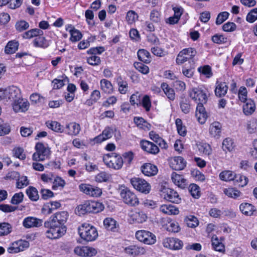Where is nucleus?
<instances>
[{
	"mask_svg": "<svg viewBox=\"0 0 257 257\" xmlns=\"http://www.w3.org/2000/svg\"><path fill=\"white\" fill-rule=\"evenodd\" d=\"M242 106L243 113L246 115H251L255 110L256 106L254 101L251 99H248Z\"/></svg>",
	"mask_w": 257,
	"mask_h": 257,
	"instance_id": "bb28decb",
	"label": "nucleus"
},
{
	"mask_svg": "<svg viewBox=\"0 0 257 257\" xmlns=\"http://www.w3.org/2000/svg\"><path fill=\"white\" fill-rule=\"evenodd\" d=\"M130 218L134 223H142L146 221L147 216L144 212L136 210L131 212Z\"/></svg>",
	"mask_w": 257,
	"mask_h": 257,
	"instance_id": "4be33fe9",
	"label": "nucleus"
},
{
	"mask_svg": "<svg viewBox=\"0 0 257 257\" xmlns=\"http://www.w3.org/2000/svg\"><path fill=\"white\" fill-rule=\"evenodd\" d=\"M135 68L143 74H148L150 72L149 67L142 62H136L134 63Z\"/></svg>",
	"mask_w": 257,
	"mask_h": 257,
	"instance_id": "5fc2aeb1",
	"label": "nucleus"
},
{
	"mask_svg": "<svg viewBox=\"0 0 257 257\" xmlns=\"http://www.w3.org/2000/svg\"><path fill=\"white\" fill-rule=\"evenodd\" d=\"M110 178V175L105 172H101L96 175L95 181L97 182L101 183L107 182Z\"/></svg>",
	"mask_w": 257,
	"mask_h": 257,
	"instance_id": "338daca9",
	"label": "nucleus"
},
{
	"mask_svg": "<svg viewBox=\"0 0 257 257\" xmlns=\"http://www.w3.org/2000/svg\"><path fill=\"white\" fill-rule=\"evenodd\" d=\"M141 171L145 176L151 177L157 174L158 169L156 165L151 163H146L142 165Z\"/></svg>",
	"mask_w": 257,
	"mask_h": 257,
	"instance_id": "a211bd4d",
	"label": "nucleus"
},
{
	"mask_svg": "<svg viewBox=\"0 0 257 257\" xmlns=\"http://www.w3.org/2000/svg\"><path fill=\"white\" fill-rule=\"evenodd\" d=\"M26 192L29 199L32 201H36L39 198L37 189L33 186H29L27 189Z\"/></svg>",
	"mask_w": 257,
	"mask_h": 257,
	"instance_id": "a18cd8bd",
	"label": "nucleus"
},
{
	"mask_svg": "<svg viewBox=\"0 0 257 257\" xmlns=\"http://www.w3.org/2000/svg\"><path fill=\"white\" fill-rule=\"evenodd\" d=\"M80 237L84 240L91 241L96 239L98 232L95 227L88 223H84L78 228Z\"/></svg>",
	"mask_w": 257,
	"mask_h": 257,
	"instance_id": "f03ea898",
	"label": "nucleus"
},
{
	"mask_svg": "<svg viewBox=\"0 0 257 257\" xmlns=\"http://www.w3.org/2000/svg\"><path fill=\"white\" fill-rule=\"evenodd\" d=\"M52 183H53L52 189L54 190H61L63 189L66 184L65 181L58 176H54Z\"/></svg>",
	"mask_w": 257,
	"mask_h": 257,
	"instance_id": "58836bf2",
	"label": "nucleus"
},
{
	"mask_svg": "<svg viewBox=\"0 0 257 257\" xmlns=\"http://www.w3.org/2000/svg\"><path fill=\"white\" fill-rule=\"evenodd\" d=\"M29 24L24 20L19 21L15 24V28L19 32H22L27 30L29 29Z\"/></svg>",
	"mask_w": 257,
	"mask_h": 257,
	"instance_id": "bf43d9fd",
	"label": "nucleus"
},
{
	"mask_svg": "<svg viewBox=\"0 0 257 257\" xmlns=\"http://www.w3.org/2000/svg\"><path fill=\"white\" fill-rule=\"evenodd\" d=\"M212 246L215 251L223 252L225 251V246L222 242L219 240L216 235H213L211 238Z\"/></svg>",
	"mask_w": 257,
	"mask_h": 257,
	"instance_id": "f704fd0d",
	"label": "nucleus"
},
{
	"mask_svg": "<svg viewBox=\"0 0 257 257\" xmlns=\"http://www.w3.org/2000/svg\"><path fill=\"white\" fill-rule=\"evenodd\" d=\"M185 221L187 226L191 228L196 227L199 224L198 219L193 215L186 216L185 218Z\"/></svg>",
	"mask_w": 257,
	"mask_h": 257,
	"instance_id": "3c124183",
	"label": "nucleus"
},
{
	"mask_svg": "<svg viewBox=\"0 0 257 257\" xmlns=\"http://www.w3.org/2000/svg\"><path fill=\"white\" fill-rule=\"evenodd\" d=\"M239 209L242 213L246 216L252 215L257 211L254 206L248 203H241L239 205Z\"/></svg>",
	"mask_w": 257,
	"mask_h": 257,
	"instance_id": "a878e982",
	"label": "nucleus"
},
{
	"mask_svg": "<svg viewBox=\"0 0 257 257\" xmlns=\"http://www.w3.org/2000/svg\"><path fill=\"white\" fill-rule=\"evenodd\" d=\"M235 173L231 171L225 170L221 172L219 174V178L224 181L233 180L235 178Z\"/></svg>",
	"mask_w": 257,
	"mask_h": 257,
	"instance_id": "49530a36",
	"label": "nucleus"
},
{
	"mask_svg": "<svg viewBox=\"0 0 257 257\" xmlns=\"http://www.w3.org/2000/svg\"><path fill=\"white\" fill-rule=\"evenodd\" d=\"M43 220L33 217H27L25 218L23 222L24 226L29 228L34 227H39L42 225Z\"/></svg>",
	"mask_w": 257,
	"mask_h": 257,
	"instance_id": "412c9836",
	"label": "nucleus"
},
{
	"mask_svg": "<svg viewBox=\"0 0 257 257\" xmlns=\"http://www.w3.org/2000/svg\"><path fill=\"white\" fill-rule=\"evenodd\" d=\"M120 195L123 201L127 205L136 206L139 204V201L136 195L127 188L121 189Z\"/></svg>",
	"mask_w": 257,
	"mask_h": 257,
	"instance_id": "0eeeda50",
	"label": "nucleus"
},
{
	"mask_svg": "<svg viewBox=\"0 0 257 257\" xmlns=\"http://www.w3.org/2000/svg\"><path fill=\"white\" fill-rule=\"evenodd\" d=\"M48 127L53 131L57 133H63L64 131L63 126L58 122L56 121H52L51 122H46Z\"/></svg>",
	"mask_w": 257,
	"mask_h": 257,
	"instance_id": "de8ad7c7",
	"label": "nucleus"
},
{
	"mask_svg": "<svg viewBox=\"0 0 257 257\" xmlns=\"http://www.w3.org/2000/svg\"><path fill=\"white\" fill-rule=\"evenodd\" d=\"M164 247L172 250H179L182 248L183 242L176 238L168 237L163 240Z\"/></svg>",
	"mask_w": 257,
	"mask_h": 257,
	"instance_id": "9b49d317",
	"label": "nucleus"
},
{
	"mask_svg": "<svg viewBox=\"0 0 257 257\" xmlns=\"http://www.w3.org/2000/svg\"><path fill=\"white\" fill-rule=\"evenodd\" d=\"M139 59L146 63L149 64L151 62V54L149 51L145 49H140L138 52Z\"/></svg>",
	"mask_w": 257,
	"mask_h": 257,
	"instance_id": "4c0bfd02",
	"label": "nucleus"
},
{
	"mask_svg": "<svg viewBox=\"0 0 257 257\" xmlns=\"http://www.w3.org/2000/svg\"><path fill=\"white\" fill-rule=\"evenodd\" d=\"M165 193L164 198L168 201L174 203H179L181 202V198L178 193L173 189L167 188L166 189Z\"/></svg>",
	"mask_w": 257,
	"mask_h": 257,
	"instance_id": "5701e85b",
	"label": "nucleus"
},
{
	"mask_svg": "<svg viewBox=\"0 0 257 257\" xmlns=\"http://www.w3.org/2000/svg\"><path fill=\"white\" fill-rule=\"evenodd\" d=\"M103 161L108 167L115 170H119L121 168L123 163L122 157L113 153L104 155Z\"/></svg>",
	"mask_w": 257,
	"mask_h": 257,
	"instance_id": "20e7f679",
	"label": "nucleus"
},
{
	"mask_svg": "<svg viewBox=\"0 0 257 257\" xmlns=\"http://www.w3.org/2000/svg\"><path fill=\"white\" fill-rule=\"evenodd\" d=\"M74 251L75 254L82 256H92L97 253L96 249L89 246H77Z\"/></svg>",
	"mask_w": 257,
	"mask_h": 257,
	"instance_id": "4468645a",
	"label": "nucleus"
},
{
	"mask_svg": "<svg viewBox=\"0 0 257 257\" xmlns=\"http://www.w3.org/2000/svg\"><path fill=\"white\" fill-rule=\"evenodd\" d=\"M103 224L108 230L115 231L117 228L116 221L110 217L106 218L103 221Z\"/></svg>",
	"mask_w": 257,
	"mask_h": 257,
	"instance_id": "c03bdc74",
	"label": "nucleus"
},
{
	"mask_svg": "<svg viewBox=\"0 0 257 257\" xmlns=\"http://www.w3.org/2000/svg\"><path fill=\"white\" fill-rule=\"evenodd\" d=\"M81 130V127L79 123L72 122L67 123L64 128V132L70 136H77Z\"/></svg>",
	"mask_w": 257,
	"mask_h": 257,
	"instance_id": "aec40b11",
	"label": "nucleus"
},
{
	"mask_svg": "<svg viewBox=\"0 0 257 257\" xmlns=\"http://www.w3.org/2000/svg\"><path fill=\"white\" fill-rule=\"evenodd\" d=\"M130 183L136 190L144 194H147L151 191V185L143 178L133 177L131 179Z\"/></svg>",
	"mask_w": 257,
	"mask_h": 257,
	"instance_id": "423d86ee",
	"label": "nucleus"
},
{
	"mask_svg": "<svg viewBox=\"0 0 257 257\" xmlns=\"http://www.w3.org/2000/svg\"><path fill=\"white\" fill-rule=\"evenodd\" d=\"M116 82L118 87L119 92L122 94H126L128 89L127 81L119 76L116 78Z\"/></svg>",
	"mask_w": 257,
	"mask_h": 257,
	"instance_id": "473e14b6",
	"label": "nucleus"
},
{
	"mask_svg": "<svg viewBox=\"0 0 257 257\" xmlns=\"http://www.w3.org/2000/svg\"><path fill=\"white\" fill-rule=\"evenodd\" d=\"M135 235L138 240L146 244H153L156 241L155 235L148 230H138L136 232Z\"/></svg>",
	"mask_w": 257,
	"mask_h": 257,
	"instance_id": "6e6552de",
	"label": "nucleus"
},
{
	"mask_svg": "<svg viewBox=\"0 0 257 257\" xmlns=\"http://www.w3.org/2000/svg\"><path fill=\"white\" fill-rule=\"evenodd\" d=\"M12 231V226L7 222L0 223V236L9 234Z\"/></svg>",
	"mask_w": 257,
	"mask_h": 257,
	"instance_id": "864d4df0",
	"label": "nucleus"
},
{
	"mask_svg": "<svg viewBox=\"0 0 257 257\" xmlns=\"http://www.w3.org/2000/svg\"><path fill=\"white\" fill-rule=\"evenodd\" d=\"M19 45V44L17 41H9L5 47V53L8 54H14L18 49Z\"/></svg>",
	"mask_w": 257,
	"mask_h": 257,
	"instance_id": "ea45409f",
	"label": "nucleus"
},
{
	"mask_svg": "<svg viewBox=\"0 0 257 257\" xmlns=\"http://www.w3.org/2000/svg\"><path fill=\"white\" fill-rule=\"evenodd\" d=\"M224 194L229 197L237 199L242 195V193L235 188H228L224 190Z\"/></svg>",
	"mask_w": 257,
	"mask_h": 257,
	"instance_id": "37998d69",
	"label": "nucleus"
},
{
	"mask_svg": "<svg viewBox=\"0 0 257 257\" xmlns=\"http://www.w3.org/2000/svg\"><path fill=\"white\" fill-rule=\"evenodd\" d=\"M196 149L200 154H203L206 155H209L211 153V148L210 146L204 143H198L196 144Z\"/></svg>",
	"mask_w": 257,
	"mask_h": 257,
	"instance_id": "a19ab883",
	"label": "nucleus"
},
{
	"mask_svg": "<svg viewBox=\"0 0 257 257\" xmlns=\"http://www.w3.org/2000/svg\"><path fill=\"white\" fill-rule=\"evenodd\" d=\"M43 31L40 29L35 28L32 29L25 32L23 34V38L26 39H30L33 38H37L38 36H43Z\"/></svg>",
	"mask_w": 257,
	"mask_h": 257,
	"instance_id": "2f4dec72",
	"label": "nucleus"
},
{
	"mask_svg": "<svg viewBox=\"0 0 257 257\" xmlns=\"http://www.w3.org/2000/svg\"><path fill=\"white\" fill-rule=\"evenodd\" d=\"M160 211L167 215H177L179 213L178 209L171 204H163L160 207Z\"/></svg>",
	"mask_w": 257,
	"mask_h": 257,
	"instance_id": "c756f323",
	"label": "nucleus"
},
{
	"mask_svg": "<svg viewBox=\"0 0 257 257\" xmlns=\"http://www.w3.org/2000/svg\"><path fill=\"white\" fill-rule=\"evenodd\" d=\"M171 179L173 183L178 187L182 188L185 187L186 180L182 175L173 172L171 175Z\"/></svg>",
	"mask_w": 257,
	"mask_h": 257,
	"instance_id": "72a5a7b5",
	"label": "nucleus"
},
{
	"mask_svg": "<svg viewBox=\"0 0 257 257\" xmlns=\"http://www.w3.org/2000/svg\"><path fill=\"white\" fill-rule=\"evenodd\" d=\"M61 203L58 201H51L50 203H48L47 205H45V207L43 208V209H46V208H47V213L51 214L54 210L59 208L61 207Z\"/></svg>",
	"mask_w": 257,
	"mask_h": 257,
	"instance_id": "6e6d98bb",
	"label": "nucleus"
},
{
	"mask_svg": "<svg viewBox=\"0 0 257 257\" xmlns=\"http://www.w3.org/2000/svg\"><path fill=\"white\" fill-rule=\"evenodd\" d=\"M189 191L194 198H198L200 196V188L195 184H191L189 185Z\"/></svg>",
	"mask_w": 257,
	"mask_h": 257,
	"instance_id": "13d9d810",
	"label": "nucleus"
},
{
	"mask_svg": "<svg viewBox=\"0 0 257 257\" xmlns=\"http://www.w3.org/2000/svg\"><path fill=\"white\" fill-rule=\"evenodd\" d=\"M29 245V243L28 241H19L13 243L11 245L8 247V251L10 253H18L28 248Z\"/></svg>",
	"mask_w": 257,
	"mask_h": 257,
	"instance_id": "f3484780",
	"label": "nucleus"
},
{
	"mask_svg": "<svg viewBox=\"0 0 257 257\" xmlns=\"http://www.w3.org/2000/svg\"><path fill=\"white\" fill-rule=\"evenodd\" d=\"M141 104L145 109L146 112L150 111L152 106L150 97L148 95H144L141 100Z\"/></svg>",
	"mask_w": 257,
	"mask_h": 257,
	"instance_id": "4d7b16f0",
	"label": "nucleus"
},
{
	"mask_svg": "<svg viewBox=\"0 0 257 257\" xmlns=\"http://www.w3.org/2000/svg\"><path fill=\"white\" fill-rule=\"evenodd\" d=\"M197 105L196 107V116L197 117L198 120L201 124H203L206 121L208 117L207 113L203 106L204 104L206 103H197Z\"/></svg>",
	"mask_w": 257,
	"mask_h": 257,
	"instance_id": "6ab92c4d",
	"label": "nucleus"
},
{
	"mask_svg": "<svg viewBox=\"0 0 257 257\" xmlns=\"http://www.w3.org/2000/svg\"><path fill=\"white\" fill-rule=\"evenodd\" d=\"M228 86L225 82L217 81L215 93L216 96L221 97L224 96L227 91Z\"/></svg>",
	"mask_w": 257,
	"mask_h": 257,
	"instance_id": "7c9ffc66",
	"label": "nucleus"
},
{
	"mask_svg": "<svg viewBox=\"0 0 257 257\" xmlns=\"http://www.w3.org/2000/svg\"><path fill=\"white\" fill-rule=\"evenodd\" d=\"M233 180L237 185L241 187L246 185L248 181V178L245 176L241 174H235V178Z\"/></svg>",
	"mask_w": 257,
	"mask_h": 257,
	"instance_id": "603ef678",
	"label": "nucleus"
},
{
	"mask_svg": "<svg viewBox=\"0 0 257 257\" xmlns=\"http://www.w3.org/2000/svg\"><path fill=\"white\" fill-rule=\"evenodd\" d=\"M175 124L178 134L182 137L185 136L187 134L186 128L185 126L183 125L181 119L177 118L175 120Z\"/></svg>",
	"mask_w": 257,
	"mask_h": 257,
	"instance_id": "8fccbe9b",
	"label": "nucleus"
},
{
	"mask_svg": "<svg viewBox=\"0 0 257 257\" xmlns=\"http://www.w3.org/2000/svg\"><path fill=\"white\" fill-rule=\"evenodd\" d=\"M6 101L12 103L21 96L20 90L16 86H12L5 89Z\"/></svg>",
	"mask_w": 257,
	"mask_h": 257,
	"instance_id": "ddd939ff",
	"label": "nucleus"
},
{
	"mask_svg": "<svg viewBox=\"0 0 257 257\" xmlns=\"http://www.w3.org/2000/svg\"><path fill=\"white\" fill-rule=\"evenodd\" d=\"M35 149L36 152L33 155V159L34 161H44L49 155V149L42 143H37L35 146Z\"/></svg>",
	"mask_w": 257,
	"mask_h": 257,
	"instance_id": "1a4fd4ad",
	"label": "nucleus"
},
{
	"mask_svg": "<svg viewBox=\"0 0 257 257\" xmlns=\"http://www.w3.org/2000/svg\"><path fill=\"white\" fill-rule=\"evenodd\" d=\"M113 133V129L111 127L107 126L103 130L101 134L94 138L93 141L96 143L100 144L111 138Z\"/></svg>",
	"mask_w": 257,
	"mask_h": 257,
	"instance_id": "2eb2a0df",
	"label": "nucleus"
},
{
	"mask_svg": "<svg viewBox=\"0 0 257 257\" xmlns=\"http://www.w3.org/2000/svg\"><path fill=\"white\" fill-rule=\"evenodd\" d=\"M197 52L194 48H185L179 52L176 59V63L178 65H182L186 61L190 63L195 62L194 57Z\"/></svg>",
	"mask_w": 257,
	"mask_h": 257,
	"instance_id": "7ed1b4c3",
	"label": "nucleus"
},
{
	"mask_svg": "<svg viewBox=\"0 0 257 257\" xmlns=\"http://www.w3.org/2000/svg\"><path fill=\"white\" fill-rule=\"evenodd\" d=\"M206 91L202 87H193L189 90V95L196 103H206L208 99Z\"/></svg>",
	"mask_w": 257,
	"mask_h": 257,
	"instance_id": "39448f33",
	"label": "nucleus"
},
{
	"mask_svg": "<svg viewBox=\"0 0 257 257\" xmlns=\"http://www.w3.org/2000/svg\"><path fill=\"white\" fill-rule=\"evenodd\" d=\"M100 86L105 93L110 94L113 91V87L111 83L106 79H103L100 81Z\"/></svg>",
	"mask_w": 257,
	"mask_h": 257,
	"instance_id": "09e8293b",
	"label": "nucleus"
},
{
	"mask_svg": "<svg viewBox=\"0 0 257 257\" xmlns=\"http://www.w3.org/2000/svg\"><path fill=\"white\" fill-rule=\"evenodd\" d=\"M126 21L129 24L135 23L138 19V14L134 11H129L126 16Z\"/></svg>",
	"mask_w": 257,
	"mask_h": 257,
	"instance_id": "0e129e2a",
	"label": "nucleus"
},
{
	"mask_svg": "<svg viewBox=\"0 0 257 257\" xmlns=\"http://www.w3.org/2000/svg\"><path fill=\"white\" fill-rule=\"evenodd\" d=\"M55 175L52 172H46L40 175V178L44 183H52Z\"/></svg>",
	"mask_w": 257,
	"mask_h": 257,
	"instance_id": "e2e57ef3",
	"label": "nucleus"
},
{
	"mask_svg": "<svg viewBox=\"0 0 257 257\" xmlns=\"http://www.w3.org/2000/svg\"><path fill=\"white\" fill-rule=\"evenodd\" d=\"M222 125L218 121L212 122L209 126V133L211 136L219 138L220 136Z\"/></svg>",
	"mask_w": 257,
	"mask_h": 257,
	"instance_id": "cd10ccee",
	"label": "nucleus"
},
{
	"mask_svg": "<svg viewBox=\"0 0 257 257\" xmlns=\"http://www.w3.org/2000/svg\"><path fill=\"white\" fill-rule=\"evenodd\" d=\"M235 145L232 139L229 138L225 139L222 144V148L224 151L231 152L234 149Z\"/></svg>",
	"mask_w": 257,
	"mask_h": 257,
	"instance_id": "79ce46f5",
	"label": "nucleus"
},
{
	"mask_svg": "<svg viewBox=\"0 0 257 257\" xmlns=\"http://www.w3.org/2000/svg\"><path fill=\"white\" fill-rule=\"evenodd\" d=\"M79 189L81 192L92 197H99L102 194L100 188L89 184L82 183L79 185Z\"/></svg>",
	"mask_w": 257,
	"mask_h": 257,
	"instance_id": "9d476101",
	"label": "nucleus"
},
{
	"mask_svg": "<svg viewBox=\"0 0 257 257\" xmlns=\"http://www.w3.org/2000/svg\"><path fill=\"white\" fill-rule=\"evenodd\" d=\"M161 88L169 100L173 101L175 99V93L174 90L167 83H162L161 85Z\"/></svg>",
	"mask_w": 257,
	"mask_h": 257,
	"instance_id": "c9c22d12",
	"label": "nucleus"
},
{
	"mask_svg": "<svg viewBox=\"0 0 257 257\" xmlns=\"http://www.w3.org/2000/svg\"><path fill=\"white\" fill-rule=\"evenodd\" d=\"M140 146L144 151L150 154L156 155L160 151L157 145L147 140H142Z\"/></svg>",
	"mask_w": 257,
	"mask_h": 257,
	"instance_id": "f8f14e48",
	"label": "nucleus"
},
{
	"mask_svg": "<svg viewBox=\"0 0 257 257\" xmlns=\"http://www.w3.org/2000/svg\"><path fill=\"white\" fill-rule=\"evenodd\" d=\"M172 168L175 170H182L186 167V162L180 156L175 157L171 162Z\"/></svg>",
	"mask_w": 257,
	"mask_h": 257,
	"instance_id": "393cba45",
	"label": "nucleus"
},
{
	"mask_svg": "<svg viewBox=\"0 0 257 257\" xmlns=\"http://www.w3.org/2000/svg\"><path fill=\"white\" fill-rule=\"evenodd\" d=\"M68 217L67 211H62L55 213L44 222L47 228L45 232L46 237L50 239H57L62 236L66 232L65 223Z\"/></svg>",
	"mask_w": 257,
	"mask_h": 257,
	"instance_id": "f257e3e1",
	"label": "nucleus"
},
{
	"mask_svg": "<svg viewBox=\"0 0 257 257\" xmlns=\"http://www.w3.org/2000/svg\"><path fill=\"white\" fill-rule=\"evenodd\" d=\"M29 184L28 177L26 176H22L18 178L16 187L19 189H22L27 186Z\"/></svg>",
	"mask_w": 257,
	"mask_h": 257,
	"instance_id": "052dcab7",
	"label": "nucleus"
},
{
	"mask_svg": "<svg viewBox=\"0 0 257 257\" xmlns=\"http://www.w3.org/2000/svg\"><path fill=\"white\" fill-rule=\"evenodd\" d=\"M238 97L242 102H246L247 99V91L245 87L241 86L238 91Z\"/></svg>",
	"mask_w": 257,
	"mask_h": 257,
	"instance_id": "680f3d73",
	"label": "nucleus"
},
{
	"mask_svg": "<svg viewBox=\"0 0 257 257\" xmlns=\"http://www.w3.org/2000/svg\"><path fill=\"white\" fill-rule=\"evenodd\" d=\"M33 46L35 47L46 48L49 46V42L43 36L35 38L33 41Z\"/></svg>",
	"mask_w": 257,
	"mask_h": 257,
	"instance_id": "e433bc0d",
	"label": "nucleus"
},
{
	"mask_svg": "<svg viewBox=\"0 0 257 257\" xmlns=\"http://www.w3.org/2000/svg\"><path fill=\"white\" fill-rule=\"evenodd\" d=\"M13 108L16 112H25L28 109L29 103L24 100L21 96L12 103Z\"/></svg>",
	"mask_w": 257,
	"mask_h": 257,
	"instance_id": "dca6fc26",
	"label": "nucleus"
},
{
	"mask_svg": "<svg viewBox=\"0 0 257 257\" xmlns=\"http://www.w3.org/2000/svg\"><path fill=\"white\" fill-rule=\"evenodd\" d=\"M124 250L126 254L133 256L143 254L145 252L144 248L136 245H129Z\"/></svg>",
	"mask_w": 257,
	"mask_h": 257,
	"instance_id": "b1692460",
	"label": "nucleus"
},
{
	"mask_svg": "<svg viewBox=\"0 0 257 257\" xmlns=\"http://www.w3.org/2000/svg\"><path fill=\"white\" fill-rule=\"evenodd\" d=\"M257 20V8L251 10L247 14L246 21L249 23H253Z\"/></svg>",
	"mask_w": 257,
	"mask_h": 257,
	"instance_id": "69168bd1",
	"label": "nucleus"
},
{
	"mask_svg": "<svg viewBox=\"0 0 257 257\" xmlns=\"http://www.w3.org/2000/svg\"><path fill=\"white\" fill-rule=\"evenodd\" d=\"M13 154L15 157L20 160H23L26 158V155L24 153V150L22 148L16 147L13 150Z\"/></svg>",
	"mask_w": 257,
	"mask_h": 257,
	"instance_id": "774afa93",
	"label": "nucleus"
},
{
	"mask_svg": "<svg viewBox=\"0 0 257 257\" xmlns=\"http://www.w3.org/2000/svg\"><path fill=\"white\" fill-rule=\"evenodd\" d=\"M134 122L140 129L145 131H150L152 127V125L142 117L135 116Z\"/></svg>",
	"mask_w": 257,
	"mask_h": 257,
	"instance_id": "c85d7f7f",
	"label": "nucleus"
}]
</instances>
